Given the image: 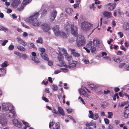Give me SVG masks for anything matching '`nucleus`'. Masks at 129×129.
I'll return each mask as SVG.
<instances>
[{"label":"nucleus","instance_id":"41","mask_svg":"<svg viewBox=\"0 0 129 129\" xmlns=\"http://www.w3.org/2000/svg\"><path fill=\"white\" fill-rule=\"evenodd\" d=\"M126 104V103L125 102H122L121 103V104H119L118 105V107L119 108V107L120 106L122 107L125 105Z\"/></svg>","mask_w":129,"mask_h":129},{"label":"nucleus","instance_id":"6","mask_svg":"<svg viewBox=\"0 0 129 129\" xmlns=\"http://www.w3.org/2000/svg\"><path fill=\"white\" fill-rule=\"evenodd\" d=\"M53 30L56 36H60L63 38H65L68 37V34H66L63 32H60L59 30V26L56 25L53 28Z\"/></svg>","mask_w":129,"mask_h":129},{"label":"nucleus","instance_id":"51","mask_svg":"<svg viewBox=\"0 0 129 129\" xmlns=\"http://www.w3.org/2000/svg\"><path fill=\"white\" fill-rule=\"evenodd\" d=\"M55 122L54 121L50 122L49 124V127L50 128L54 124Z\"/></svg>","mask_w":129,"mask_h":129},{"label":"nucleus","instance_id":"44","mask_svg":"<svg viewBox=\"0 0 129 129\" xmlns=\"http://www.w3.org/2000/svg\"><path fill=\"white\" fill-rule=\"evenodd\" d=\"M126 64V63H121L119 65V68H122Z\"/></svg>","mask_w":129,"mask_h":129},{"label":"nucleus","instance_id":"48","mask_svg":"<svg viewBox=\"0 0 129 129\" xmlns=\"http://www.w3.org/2000/svg\"><path fill=\"white\" fill-rule=\"evenodd\" d=\"M82 60L85 63L87 64L89 62V61L88 60L83 59Z\"/></svg>","mask_w":129,"mask_h":129},{"label":"nucleus","instance_id":"16","mask_svg":"<svg viewBox=\"0 0 129 129\" xmlns=\"http://www.w3.org/2000/svg\"><path fill=\"white\" fill-rule=\"evenodd\" d=\"M71 50V54L72 55L74 56L75 57H79L80 55L77 51H75V50L74 49H70Z\"/></svg>","mask_w":129,"mask_h":129},{"label":"nucleus","instance_id":"52","mask_svg":"<svg viewBox=\"0 0 129 129\" xmlns=\"http://www.w3.org/2000/svg\"><path fill=\"white\" fill-rule=\"evenodd\" d=\"M52 112L53 113H54L56 114H58V113L57 111L56 110L55 108L53 109L52 111Z\"/></svg>","mask_w":129,"mask_h":129},{"label":"nucleus","instance_id":"12","mask_svg":"<svg viewBox=\"0 0 129 129\" xmlns=\"http://www.w3.org/2000/svg\"><path fill=\"white\" fill-rule=\"evenodd\" d=\"M57 14V12L55 10H54L51 13L50 17V20L51 22L53 21L55 19Z\"/></svg>","mask_w":129,"mask_h":129},{"label":"nucleus","instance_id":"54","mask_svg":"<svg viewBox=\"0 0 129 129\" xmlns=\"http://www.w3.org/2000/svg\"><path fill=\"white\" fill-rule=\"evenodd\" d=\"M66 110L67 111V112L68 113H70L72 111V110L71 109H66Z\"/></svg>","mask_w":129,"mask_h":129},{"label":"nucleus","instance_id":"43","mask_svg":"<svg viewBox=\"0 0 129 129\" xmlns=\"http://www.w3.org/2000/svg\"><path fill=\"white\" fill-rule=\"evenodd\" d=\"M82 93H80V94H81L83 95L84 94V96L85 97H88V94L87 93H85V91L82 90Z\"/></svg>","mask_w":129,"mask_h":129},{"label":"nucleus","instance_id":"55","mask_svg":"<svg viewBox=\"0 0 129 129\" xmlns=\"http://www.w3.org/2000/svg\"><path fill=\"white\" fill-rule=\"evenodd\" d=\"M78 100H80V101L82 102V103L84 104H85V103L84 101L83 100V99H82V98L81 97H79L78 98Z\"/></svg>","mask_w":129,"mask_h":129},{"label":"nucleus","instance_id":"59","mask_svg":"<svg viewBox=\"0 0 129 129\" xmlns=\"http://www.w3.org/2000/svg\"><path fill=\"white\" fill-rule=\"evenodd\" d=\"M68 117L71 119H72L73 121L74 122H76V121L70 115H69L68 116Z\"/></svg>","mask_w":129,"mask_h":129},{"label":"nucleus","instance_id":"28","mask_svg":"<svg viewBox=\"0 0 129 129\" xmlns=\"http://www.w3.org/2000/svg\"><path fill=\"white\" fill-rule=\"evenodd\" d=\"M59 49L63 53V54L65 56V55H67L68 54L66 50L64 48H59Z\"/></svg>","mask_w":129,"mask_h":129},{"label":"nucleus","instance_id":"13","mask_svg":"<svg viewBox=\"0 0 129 129\" xmlns=\"http://www.w3.org/2000/svg\"><path fill=\"white\" fill-rule=\"evenodd\" d=\"M12 121L13 124L14 125L19 128H20L22 127V124L17 119H14Z\"/></svg>","mask_w":129,"mask_h":129},{"label":"nucleus","instance_id":"27","mask_svg":"<svg viewBox=\"0 0 129 129\" xmlns=\"http://www.w3.org/2000/svg\"><path fill=\"white\" fill-rule=\"evenodd\" d=\"M123 28L125 30L129 29V24L127 22H125L123 25Z\"/></svg>","mask_w":129,"mask_h":129},{"label":"nucleus","instance_id":"38","mask_svg":"<svg viewBox=\"0 0 129 129\" xmlns=\"http://www.w3.org/2000/svg\"><path fill=\"white\" fill-rule=\"evenodd\" d=\"M39 50L41 52L40 53H42V54H43V53H45V49L44 48H40L39 49Z\"/></svg>","mask_w":129,"mask_h":129},{"label":"nucleus","instance_id":"22","mask_svg":"<svg viewBox=\"0 0 129 129\" xmlns=\"http://www.w3.org/2000/svg\"><path fill=\"white\" fill-rule=\"evenodd\" d=\"M104 16L107 18L110 17L112 16L111 13L107 11H105L103 12Z\"/></svg>","mask_w":129,"mask_h":129},{"label":"nucleus","instance_id":"46","mask_svg":"<svg viewBox=\"0 0 129 129\" xmlns=\"http://www.w3.org/2000/svg\"><path fill=\"white\" fill-rule=\"evenodd\" d=\"M116 11V12L118 14L120 15H122L123 14L122 12H121L120 10V9H118L116 10H115Z\"/></svg>","mask_w":129,"mask_h":129},{"label":"nucleus","instance_id":"26","mask_svg":"<svg viewBox=\"0 0 129 129\" xmlns=\"http://www.w3.org/2000/svg\"><path fill=\"white\" fill-rule=\"evenodd\" d=\"M89 118L93 119L94 120H96L98 118L99 116L98 114L95 113L92 116H89Z\"/></svg>","mask_w":129,"mask_h":129},{"label":"nucleus","instance_id":"49","mask_svg":"<svg viewBox=\"0 0 129 129\" xmlns=\"http://www.w3.org/2000/svg\"><path fill=\"white\" fill-rule=\"evenodd\" d=\"M103 58L105 59L107 61H110L111 60V58L108 56L105 57H103Z\"/></svg>","mask_w":129,"mask_h":129},{"label":"nucleus","instance_id":"63","mask_svg":"<svg viewBox=\"0 0 129 129\" xmlns=\"http://www.w3.org/2000/svg\"><path fill=\"white\" fill-rule=\"evenodd\" d=\"M118 35L119 36L120 38H122L123 36V34L120 32H119L118 33Z\"/></svg>","mask_w":129,"mask_h":129},{"label":"nucleus","instance_id":"8","mask_svg":"<svg viewBox=\"0 0 129 129\" xmlns=\"http://www.w3.org/2000/svg\"><path fill=\"white\" fill-rule=\"evenodd\" d=\"M85 42V40L84 37L82 36H79L76 41L77 45L78 47H80L82 45L84 44Z\"/></svg>","mask_w":129,"mask_h":129},{"label":"nucleus","instance_id":"64","mask_svg":"<svg viewBox=\"0 0 129 129\" xmlns=\"http://www.w3.org/2000/svg\"><path fill=\"white\" fill-rule=\"evenodd\" d=\"M12 10L10 9H7V13H11Z\"/></svg>","mask_w":129,"mask_h":129},{"label":"nucleus","instance_id":"18","mask_svg":"<svg viewBox=\"0 0 129 129\" xmlns=\"http://www.w3.org/2000/svg\"><path fill=\"white\" fill-rule=\"evenodd\" d=\"M116 4L115 3H114L111 4V3H109L108 4V5H110V7H108V9L109 10L112 11L115 8Z\"/></svg>","mask_w":129,"mask_h":129},{"label":"nucleus","instance_id":"14","mask_svg":"<svg viewBox=\"0 0 129 129\" xmlns=\"http://www.w3.org/2000/svg\"><path fill=\"white\" fill-rule=\"evenodd\" d=\"M41 27L43 30L45 32H47L50 29L49 26L46 23H44L41 25Z\"/></svg>","mask_w":129,"mask_h":129},{"label":"nucleus","instance_id":"7","mask_svg":"<svg viewBox=\"0 0 129 129\" xmlns=\"http://www.w3.org/2000/svg\"><path fill=\"white\" fill-rule=\"evenodd\" d=\"M91 26H92V25L90 23L86 21L82 22L80 25L81 29L84 31H86L89 30Z\"/></svg>","mask_w":129,"mask_h":129},{"label":"nucleus","instance_id":"42","mask_svg":"<svg viewBox=\"0 0 129 129\" xmlns=\"http://www.w3.org/2000/svg\"><path fill=\"white\" fill-rule=\"evenodd\" d=\"M14 53L16 55L18 56L19 57L21 56V53H20L17 51H15L14 52Z\"/></svg>","mask_w":129,"mask_h":129},{"label":"nucleus","instance_id":"19","mask_svg":"<svg viewBox=\"0 0 129 129\" xmlns=\"http://www.w3.org/2000/svg\"><path fill=\"white\" fill-rule=\"evenodd\" d=\"M58 114L59 113L62 116H64L65 115L63 109L61 107H58Z\"/></svg>","mask_w":129,"mask_h":129},{"label":"nucleus","instance_id":"9","mask_svg":"<svg viewBox=\"0 0 129 129\" xmlns=\"http://www.w3.org/2000/svg\"><path fill=\"white\" fill-rule=\"evenodd\" d=\"M0 124L3 126H5L7 124V120L5 116L2 115L0 116Z\"/></svg>","mask_w":129,"mask_h":129},{"label":"nucleus","instance_id":"37","mask_svg":"<svg viewBox=\"0 0 129 129\" xmlns=\"http://www.w3.org/2000/svg\"><path fill=\"white\" fill-rule=\"evenodd\" d=\"M8 64L6 61H5L3 63H2V66L3 67H5L8 66Z\"/></svg>","mask_w":129,"mask_h":129},{"label":"nucleus","instance_id":"53","mask_svg":"<svg viewBox=\"0 0 129 129\" xmlns=\"http://www.w3.org/2000/svg\"><path fill=\"white\" fill-rule=\"evenodd\" d=\"M124 69L127 71H129V65L126 64L124 67Z\"/></svg>","mask_w":129,"mask_h":129},{"label":"nucleus","instance_id":"40","mask_svg":"<svg viewBox=\"0 0 129 129\" xmlns=\"http://www.w3.org/2000/svg\"><path fill=\"white\" fill-rule=\"evenodd\" d=\"M47 13V11L46 10H44L43 11L41 14V16L44 17Z\"/></svg>","mask_w":129,"mask_h":129},{"label":"nucleus","instance_id":"3","mask_svg":"<svg viewBox=\"0 0 129 129\" xmlns=\"http://www.w3.org/2000/svg\"><path fill=\"white\" fill-rule=\"evenodd\" d=\"M92 43L94 46H98L100 43V41L96 38H95L93 39L92 42L91 41H89L86 44V47H83V48L86 50L87 52L89 53L90 52L89 50L88 49V48L90 49L92 53L94 52L96 50L95 47L92 46Z\"/></svg>","mask_w":129,"mask_h":129},{"label":"nucleus","instance_id":"31","mask_svg":"<svg viewBox=\"0 0 129 129\" xmlns=\"http://www.w3.org/2000/svg\"><path fill=\"white\" fill-rule=\"evenodd\" d=\"M113 60L114 61H115L118 63H119L122 61L121 59H120L119 58H113Z\"/></svg>","mask_w":129,"mask_h":129},{"label":"nucleus","instance_id":"23","mask_svg":"<svg viewBox=\"0 0 129 129\" xmlns=\"http://www.w3.org/2000/svg\"><path fill=\"white\" fill-rule=\"evenodd\" d=\"M40 55L43 59L47 61L49 59L48 56L45 53H43L42 54V53H40Z\"/></svg>","mask_w":129,"mask_h":129},{"label":"nucleus","instance_id":"35","mask_svg":"<svg viewBox=\"0 0 129 129\" xmlns=\"http://www.w3.org/2000/svg\"><path fill=\"white\" fill-rule=\"evenodd\" d=\"M21 56L20 58L22 57L23 59H25L27 58V55L25 54L21 53Z\"/></svg>","mask_w":129,"mask_h":129},{"label":"nucleus","instance_id":"30","mask_svg":"<svg viewBox=\"0 0 129 129\" xmlns=\"http://www.w3.org/2000/svg\"><path fill=\"white\" fill-rule=\"evenodd\" d=\"M124 116L125 118L129 117V109L125 111L124 114Z\"/></svg>","mask_w":129,"mask_h":129},{"label":"nucleus","instance_id":"2","mask_svg":"<svg viewBox=\"0 0 129 129\" xmlns=\"http://www.w3.org/2000/svg\"><path fill=\"white\" fill-rule=\"evenodd\" d=\"M64 28L67 31H71L72 34L75 37L78 36V27L75 25V22H67L64 25Z\"/></svg>","mask_w":129,"mask_h":129},{"label":"nucleus","instance_id":"36","mask_svg":"<svg viewBox=\"0 0 129 129\" xmlns=\"http://www.w3.org/2000/svg\"><path fill=\"white\" fill-rule=\"evenodd\" d=\"M8 40H5L4 41L3 40H0V42H2V45L3 46H5L6 43L8 42Z\"/></svg>","mask_w":129,"mask_h":129},{"label":"nucleus","instance_id":"33","mask_svg":"<svg viewBox=\"0 0 129 129\" xmlns=\"http://www.w3.org/2000/svg\"><path fill=\"white\" fill-rule=\"evenodd\" d=\"M42 39L41 37L39 38L38 39L36 40V42L38 43L42 44L43 43Z\"/></svg>","mask_w":129,"mask_h":129},{"label":"nucleus","instance_id":"47","mask_svg":"<svg viewBox=\"0 0 129 129\" xmlns=\"http://www.w3.org/2000/svg\"><path fill=\"white\" fill-rule=\"evenodd\" d=\"M60 69L63 72H67L68 71V69L66 68H61Z\"/></svg>","mask_w":129,"mask_h":129},{"label":"nucleus","instance_id":"4","mask_svg":"<svg viewBox=\"0 0 129 129\" xmlns=\"http://www.w3.org/2000/svg\"><path fill=\"white\" fill-rule=\"evenodd\" d=\"M38 16V13H37L26 18L25 21L26 22L31 24L34 26H38L40 24L39 22L37 20Z\"/></svg>","mask_w":129,"mask_h":129},{"label":"nucleus","instance_id":"17","mask_svg":"<svg viewBox=\"0 0 129 129\" xmlns=\"http://www.w3.org/2000/svg\"><path fill=\"white\" fill-rule=\"evenodd\" d=\"M17 39L18 42L23 46H25L27 45V43L19 38L17 37Z\"/></svg>","mask_w":129,"mask_h":129},{"label":"nucleus","instance_id":"5","mask_svg":"<svg viewBox=\"0 0 129 129\" xmlns=\"http://www.w3.org/2000/svg\"><path fill=\"white\" fill-rule=\"evenodd\" d=\"M65 57L66 59L68 61L69 65H67L66 64V66H64V67L70 69H72L76 66V62L72 60V58L71 56L68 54L65 55Z\"/></svg>","mask_w":129,"mask_h":129},{"label":"nucleus","instance_id":"58","mask_svg":"<svg viewBox=\"0 0 129 129\" xmlns=\"http://www.w3.org/2000/svg\"><path fill=\"white\" fill-rule=\"evenodd\" d=\"M105 122L106 124H108L109 123V121L106 118L104 119Z\"/></svg>","mask_w":129,"mask_h":129},{"label":"nucleus","instance_id":"1","mask_svg":"<svg viewBox=\"0 0 129 129\" xmlns=\"http://www.w3.org/2000/svg\"><path fill=\"white\" fill-rule=\"evenodd\" d=\"M3 111L4 113H8V116L10 118H15L17 117L14 111L13 105L10 103H2Z\"/></svg>","mask_w":129,"mask_h":129},{"label":"nucleus","instance_id":"29","mask_svg":"<svg viewBox=\"0 0 129 129\" xmlns=\"http://www.w3.org/2000/svg\"><path fill=\"white\" fill-rule=\"evenodd\" d=\"M17 48L19 50L26 51V49L23 47L21 45L18 46L17 47Z\"/></svg>","mask_w":129,"mask_h":129},{"label":"nucleus","instance_id":"39","mask_svg":"<svg viewBox=\"0 0 129 129\" xmlns=\"http://www.w3.org/2000/svg\"><path fill=\"white\" fill-rule=\"evenodd\" d=\"M0 30H1V29L2 30H3L4 31L5 30L6 31H8V29L7 28H6L3 26H1L0 27Z\"/></svg>","mask_w":129,"mask_h":129},{"label":"nucleus","instance_id":"20","mask_svg":"<svg viewBox=\"0 0 129 129\" xmlns=\"http://www.w3.org/2000/svg\"><path fill=\"white\" fill-rule=\"evenodd\" d=\"M89 87L93 90H96L99 88V85H96L93 84H90L89 85Z\"/></svg>","mask_w":129,"mask_h":129},{"label":"nucleus","instance_id":"11","mask_svg":"<svg viewBox=\"0 0 129 129\" xmlns=\"http://www.w3.org/2000/svg\"><path fill=\"white\" fill-rule=\"evenodd\" d=\"M31 0H23L22 4L21 5V7L18 8V10L19 11L22 9L24 7V6L28 4L31 1Z\"/></svg>","mask_w":129,"mask_h":129},{"label":"nucleus","instance_id":"57","mask_svg":"<svg viewBox=\"0 0 129 129\" xmlns=\"http://www.w3.org/2000/svg\"><path fill=\"white\" fill-rule=\"evenodd\" d=\"M124 14H125L126 16L128 17H129V12L128 10H126L125 11Z\"/></svg>","mask_w":129,"mask_h":129},{"label":"nucleus","instance_id":"61","mask_svg":"<svg viewBox=\"0 0 129 129\" xmlns=\"http://www.w3.org/2000/svg\"><path fill=\"white\" fill-rule=\"evenodd\" d=\"M21 24L22 25L24 26V27L26 28H28L29 27L28 26H27L25 24H24L22 22L21 23Z\"/></svg>","mask_w":129,"mask_h":129},{"label":"nucleus","instance_id":"60","mask_svg":"<svg viewBox=\"0 0 129 129\" xmlns=\"http://www.w3.org/2000/svg\"><path fill=\"white\" fill-rule=\"evenodd\" d=\"M124 45L126 47H128L129 46V43L128 41L124 43Z\"/></svg>","mask_w":129,"mask_h":129},{"label":"nucleus","instance_id":"45","mask_svg":"<svg viewBox=\"0 0 129 129\" xmlns=\"http://www.w3.org/2000/svg\"><path fill=\"white\" fill-rule=\"evenodd\" d=\"M14 47V46L13 45H10L8 47V49L9 50H13Z\"/></svg>","mask_w":129,"mask_h":129},{"label":"nucleus","instance_id":"32","mask_svg":"<svg viewBox=\"0 0 129 129\" xmlns=\"http://www.w3.org/2000/svg\"><path fill=\"white\" fill-rule=\"evenodd\" d=\"M6 70L3 68L0 69V76L6 74Z\"/></svg>","mask_w":129,"mask_h":129},{"label":"nucleus","instance_id":"25","mask_svg":"<svg viewBox=\"0 0 129 129\" xmlns=\"http://www.w3.org/2000/svg\"><path fill=\"white\" fill-rule=\"evenodd\" d=\"M28 48L30 49L34 48L35 50L37 49V48L33 43H29L27 44Z\"/></svg>","mask_w":129,"mask_h":129},{"label":"nucleus","instance_id":"15","mask_svg":"<svg viewBox=\"0 0 129 129\" xmlns=\"http://www.w3.org/2000/svg\"><path fill=\"white\" fill-rule=\"evenodd\" d=\"M32 55L34 57H32L31 58V59L34 61L36 63H38L39 62L38 61V59L37 57H36V53L34 52H33L31 53Z\"/></svg>","mask_w":129,"mask_h":129},{"label":"nucleus","instance_id":"24","mask_svg":"<svg viewBox=\"0 0 129 129\" xmlns=\"http://www.w3.org/2000/svg\"><path fill=\"white\" fill-rule=\"evenodd\" d=\"M13 2L12 3V5L14 8L16 7L19 4V2L17 0H14Z\"/></svg>","mask_w":129,"mask_h":129},{"label":"nucleus","instance_id":"10","mask_svg":"<svg viewBox=\"0 0 129 129\" xmlns=\"http://www.w3.org/2000/svg\"><path fill=\"white\" fill-rule=\"evenodd\" d=\"M59 55L58 56V59L59 61L61 64H58V65L60 66H66L65 62L63 60V56L62 54L59 52Z\"/></svg>","mask_w":129,"mask_h":129},{"label":"nucleus","instance_id":"34","mask_svg":"<svg viewBox=\"0 0 129 129\" xmlns=\"http://www.w3.org/2000/svg\"><path fill=\"white\" fill-rule=\"evenodd\" d=\"M51 88L54 90H56L58 89L57 86L54 84L52 85L51 86Z\"/></svg>","mask_w":129,"mask_h":129},{"label":"nucleus","instance_id":"21","mask_svg":"<svg viewBox=\"0 0 129 129\" xmlns=\"http://www.w3.org/2000/svg\"><path fill=\"white\" fill-rule=\"evenodd\" d=\"M66 13L70 16H72L73 13V10L69 8H68L66 9Z\"/></svg>","mask_w":129,"mask_h":129},{"label":"nucleus","instance_id":"56","mask_svg":"<svg viewBox=\"0 0 129 129\" xmlns=\"http://www.w3.org/2000/svg\"><path fill=\"white\" fill-rule=\"evenodd\" d=\"M48 65L50 66L52 65L53 64V62L51 61H48Z\"/></svg>","mask_w":129,"mask_h":129},{"label":"nucleus","instance_id":"62","mask_svg":"<svg viewBox=\"0 0 129 129\" xmlns=\"http://www.w3.org/2000/svg\"><path fill=\"white\" fill-rule=\"evenodd\" d=\"M55 125L56 126V127L58 128L59 129V127H60V125L59 123L57 122L55 124Z\"/></svg>","mask_w":129,"mask_h":129},{"label":"nucleus","instance_id":"50","mask_svg":"<svg viewBox=\"0 0 129 129\" xmlns=\"http://www.w3.org/2000/svg\"><path fill=\"white\" fill-rule=\"evenodd\" d=\"M42 99L44 101H45L46 102H48L49 101L46 98L43 96L42 97Z\"/></svg>","mask_w":129,"mask_h":129}]
</instances>
